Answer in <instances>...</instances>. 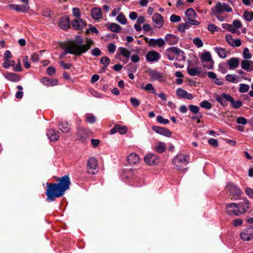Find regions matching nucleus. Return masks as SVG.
Masks as SVG:
<instances>
[{"instance_id":"f257e3e1","label":"nucleus","mask_w":253,"mask_h":253,"mask_svg":"<svg viewBox=\"0 0 253 253\" xmlns=\"http://www.w3.org/2000/svg\"><path fill=\"white\" fill-rule=\"evenodd\" d=\"M93 44L92 40L86 39V44H83V39L80 36H77L75 40L70 42L68 46L64 48V54L80 56L86 52Z\"/></svg>"},{"instance_id":"f03ea898","label":"nucleus","mask_w":253,"mask_h":253,"mask_svg":"<svg viewBox=\"0 0 253 253\" xmlns=\"http://www.w3.org/2000/svg\"><path fill=\"white\" fill-rule=\"evenodd\" d=\"M249 202L244 199L238 204L230 203L226 205V212L229 215L238 216L244 213L249 209Z\"/></svg>"},{"instance_id":"7ed1b4c3","label":"nucleus","mask_w":253,"mask_h":253,"mask_svg":"<svg viewBox=\"0 0 253 253\" xmlns=\"http://www.w3.org/2000/svg\"><path fill=\"white\" fill-rule=\"evenodd\" d=\"M46 201L48 202H53L56 198L62 197L65 194L57 185L56 183H47L45 191Z\"/></svg>"},{"instance_id":"20e7f679","label":"nucleus","mask_w":253,"mask_h":253,"mask_svg":"<svg viewBox=\"0 0 253 253\" xmlns=\"http://www.w3.org/2000/svg\"><path fill=\"white\" fill-rule=\"evenodd\" d=\"M165 54L169 60L176 59L179 61H184L185 60L184 52L176 47L168 48L166 50Z\"/></svg>"},{"instance_id":"39448f33","label":"nucleus","mask_w":253,"mask_h":253,"mask_svg":"<svg viewBox=\"0 0 253 253\" xmlns=\"http://www.w3.org/2000/svg\"><path fill=\"white\" fill-rule=\"evenodd\" d=\"M232 10V9L229 4L221 2H217L215 6L211 9L213 14L220 21H222L223 19L220 18V14L224 12H230Z\"/></svg>"},{"instance_id":"423d86ee","label":"nucleus","mask_w":253,"mask_h":253,"mask_svg":"<svg viewBox=\"0 0 253 253\" xmlns=\"http://www.w3.org/2000/svg\"><path fill=\"white\" fill-rule=\"evenodd\" d=\"M189 158L184 154L176 155L173 159L172 162L177 170L184 169V167L189 163Z\"/></svg>"},{"instance_id":"0eeeda50","label":"nucleus","mask_w":253,"mask_h":253,"mask_svg":"<svg viewBox=\"0 0 253 253\" xmlns=\"http://www.w3.org/2000/svg\"><path fill=\"white\" fill-rule=\"evenodd\" d=\"M92 132L88 129L79 127L77 132V138L82 143H86L91 136H93Z\"/></svg>"},{"instance_id":"6e6552de","label":"nucleus","mask_w":253,"mask_h":253,"mask_svg":"<svg viewBox=\"0 0 253 253\" xmlns=\"http://www.w3.org/2000/svg\"><path fill=\"white\" fill-rule=\"evenodd\" d=\"M57 185L65 194L66 191L70 189L71 181L70 177L67 175H65L61 177H59L57 179Z\"/></svg>"},{"instance_id":"1a4fd4ad","label":"nucleus","mask_w":253,"mask_h":253,"mask_svg":"<svg viewBox=\"0 0 253 253\" xmlns=\"http://www.w3.org/2000/svg\"><path fill=\"white\" fill-rule=\"evenodd\" d=\"M97 166V162L94 157H90L87 162V172L92 174H95L97 172L96 168Z\"/></svg>"},{"instance_id":"9d476101","label":"nucleus","mask_w":253,"mask_h":253,"mask_svg":"<svg viewBox=\"0 0 253 253\" xmlns=\"http://www.w3.org/2000/svg\"><path fill=\"white\" fill-rule=\"evenodd\" d=\"M227 190L232 195L235 200H237L242 193L241 190L237 186L233 183H228L227 186Z\"/></svg>"},{"instance_id":"9b49d317","label":"nucleus","mask_w":253,"mask_h":253,"mask_svg":"<svg viewBox=\"0 0 253 253\" xmlns=\"http://www.w3.org/2000/svg\"><path fill=\"white\" fill-rule=\"evenodd\" d=\"M147 73L151 77V81H158L162 82L165 81V78L163 74L155 70L149 69L147 70Z\"/></svg>"},{"instance_id":"f8f14e48","label":"nucleus","mask_w":253,"mask_h":253,"mask_svg":"<svg viewBox=\"0 0 253 253\" xmlns=\"http://www.w3.org/2000/svg\"><path fill=\"white\" fill-rule=\"evenodd\" d=\"M240 237L245 241H250L253 238V230L252 226H251L248 229H244L240 234Z\"/></svg>"},{"instance_id":"ddd939ff","label":"nucleus","mask_w":253,"mask_h":253,"mask_svg":"<svg viewBox=\"0 0 253 253\" xmlns=\"http://www.w3.org/2000/svg\"><path fill=\"white\" fill-rule=\"evenodd\" d=\"M86 25V22L81 18L75 19L71 22V25L75 30H82Z\"/></svg>"},{"instance_id":"4468645a","label":"nucleus","mask_w":253,"mask_h":253,"mask_svg":"<svg viewBox=\"0 0 253 253\" xmlns=\"http://www.w3.org/2000/svg\"><path fill=\"white\" fill-rule=\"evenodd\" d=\"M59 27L63 30H67L71 26V22L69 16H65L60 17L59 22Z\"/></svg>"},{"instance_id":"2eb2a0df","label":"nucleus","mask_w":253,"mask_h":253,"mask_svg":"<svg viewBox=\"0 0 253 253\" xmlns=\"http://www.w3.org/2000/svg\"><path fill=\"white\" fill-rule=\"evenodd\" d=\"M145 162L149 165H156L158 164L159 160L158 157L153 154H148L144 158Z\"/></svg>"},{"instance_id":"dca6fc26","label":"nucleus","mask_w":253,"mask_h":253,"mask_svg":"<svg viewBox=\"0 0 253 253\" xmlns=\"http://www.w3.org/2000/svg\"><path fill=\"white\" fill-rule=\"evenodd\" d=\"M222 96L224 97V99L230 102L232 107L235 109H238L242 105V102L241 101L237 100L235 101L233 98L229 94L222 93Z\"/></svg>"},{"instance_id":"f3484780","label":"nucleus","mask_w":253,"mask_h":253,"mask_svg":"<svg viewBox=\"0 0 253 253\" xmlns=\"http://www.w3.org/2000/svg\"><path fill=\"white\" fill-rule=\"evenodd\" d=\"M154 26L157 28H160L164 24V20L162 15L158 13H155L152 16Z\"/></svg>"},{"instance_id":"a211bd4d","label":"nucleus","mask_w":253,"mask_h":253,"mask_svg":"<svg viewBox=\"0 0 253 253\" xmlns=\"http://www.w3.org/2000/svg\"><path fill=\"white\" fill-rule=\"evenodd\" d=\"M152 129L156 133L167 137H170L172 134L171 132L165 127L154 126L152 127Z\"/></svg>"},{"instance_id":"6ab92c4d","label":"nucleus","mask_w":253,"mask_h":253,"mask_svg":"<svg viewBox=\"0 0 253 253\" xmlns=\"http://www.w3.org/2000/svg\"><path fill=\"white\" fill-rule=\"evenodd\" d=\"M160 58V54L156 51H150L147 53L146 59L148 62L157 61Z\"/></svg>"},{"instance_id":"aec40b11","label":"nucleus","mask_w":253,"mask_h":253,"mask_svg":"<svg viewBox=\"0 0 253 253\" xmlns=\"http://www.w3.org/2000/svg\"><path fill=\"white\" fill-rule=\"evenodd\" d=\"M225 39L229 44L232 46L239 47L241 45V42L239 39H234L230 35L226 36Z\"/></svg>"},{"instance_id":"412c9836","label":"nucleus","mask_w":253,"mask_h":253,"mask_svg":"<svg viewBox=\"0 0 253 253\" xmlns=\"http://www.w3.org/2000/svg\"><path fill=\"white\" fill-rule=\"evenodd\" d=\"M176 94L179 97L183 98H186L188 100H191L193 98L191 94L180 88L177 89Z\"/></svg>"},{"instance_id":"4be33fe9","label":"nucleus","mask_w":253,"mask_h":253,"mask_svg":"<svg viewBox=\"0 0 253 253\" xmlns=\"http://www.w3.org/2000/svg\"><path fill=\"white\" fill-rule=\"evenodd\" d=\"M41 83L46 86H54L57 84L58 81L55 79H50L47 77H43L41 80Z\"/></svg>"},{"instance_id":"5701e85b","label":"nucleus","mask_w":253,"mask_h":253,"mask_svg":"<svg viewBox=\"0 0 253 253\" xmlns=\"http://www.w3.org/2000/svg\"><path fill=\"white\" fill-rule=\"evenodd\" d=\"M165 44V41L162 39H151L149 41V46H153V47H155L156 46H158L159 47H162Z\"/></svg>"},{"instance_id":"b1692460","label":"nucleus","mask_w":253,"mask_h":253,"mask_svg":"<svg viewBox=\"0 0 253 253\" xmlns=\"http://www.w3.org/2000/svg\"><path fill=\"white\" fill-rule=\"evenodd\" d=\"M241 66L242 69L247 72L253 70V62L250 60H244L241 62Z\"/></svg>"},{"instance_id":"393cba45","label":"nucleus","mask_w":253,"mask_h":253,"mask_svg":"<svg viewBox=\"0 0 253 253\" xmlns=\"http://www.w3.org/2000/svg\"><path fill=\"white\" fill-rule=\"evenodd\" d=\"M230 70L237 68L240 64L239 59L236 57H232L229 59L227 61Z\"/></svg>"},{"instance_id":"a878e982","label":"nucleus","mask_w":253,"mask_h":253,"mask_svg":"<svg viewBox=\"0 0 253 253\" xmlns=\"http://www.w3.org/2000/svg\"><path fill=\"white\" fill-rule=\"evenodd\" d=\"M166 42L169 45H174L178 42V38L172 34H167L165 37Z\"/></svg>"},{"instance_id":"bb28decb","label":"nucleus","mask_w":253,"mask_h":253,"mask_svg":"<svg viewBox=\"0 0 253 253\" xmlns=\"http://www.w3.org/2000/svg\"><path fill=\"white\" fill-rule=\"evenodd\" d=\"M126 130L127 127L126 126L116 125L114 127L112 128V134L117 132H119L121 134H124Z\"/></svg>"},{"instance_id":"cd10ccee","label":"nucleus","mask_w":253,"mask_h":253,"mask_svg":"<svg viewBox=\"0 0 253 253\" xmlns=\"http://www.w3.org/2000/svg\"><path fill=\"white\" fill-rule=\"evenodd\" d=\"M59 132L55 129H51L47 132V136L51 141H55L59 138Z\"/></svg>"},{"instance_id":"c85d7f7f","label":"nucleus","mask_w":253,"mask_h":253,"mask_svg":"<svg viewBox=\"0 0 253 253\" xmlns=\"http://www.w3.org/2000/svg\"><path fill=\"white\" fill-rule=\"evenodd\" d=\"M127 160L130 165L136 164L139 161V157L137 154L132 153L128 155Z\"/></svg>"},{"instance_id":"c756f323","label":"nucleus","mask_w":253,"mask_h":253,"mask_svg":"<svg viewBox=\"0 0 253 253\" xmlns=\"http://www.w3.org/2000/svg\"><path fill=\"white\" fill-rule=\"evenodd\" d=\"M92 17L94 20H98L102 17V12L101 9L98 7H94L91 10Z\"/></svg>"},{"instance_id":"7c9ffc66","label":"nucleus","mask_w":253,"mask_h":253,"mask_svg":"<svg viewBox=\"0 0 253 253\" xmlns=\"http://www.w3.org/2000/svg\"><path fill=\"white\" fill-rule=\"evenodd\" d=\"M59 129L64 133H68L70 131V125L67 122H63L59 126Z\"/></svg>"},{"instance_id":"2f4dec72","label":"nucleus","mask_w":253,"mask_h":253,"mask_svg":"<svg viewBox=\"0 0 253 253\" xmlns=\"http://www.w3.org/2000/svg\"><path fill=\"white\" fill-rule=\"evenodd\" d=\"M155 150L160 153H163L166 149V145L164 142H158L154 147Z\"/></svg>"},{"instance_id":"473e14b6","label":"nucleus","mask_w":253,"mask_h":253,"mask_svg":"<svg viewBox=\"0 0 253 253\" xmlns=\"http://www.w3.org/2000/svg\"><path fill=\"white\" fill-rule=\"evenodd\" d=\"M187 72L190 75L192 76H194L196 75H198L201 73V69L198 66L195 68L188 67Z\"/></svg>"},{"instance_id":"72a5a7b5","label":"nucleus","mask_w":253,"mask_h":253,"mask_svg":"<svg viewBox=\"0 0 253 253\" xmlns=\"http://www.w3.org/2000/svg\"><path fill=\"white\" fill-rule=\"evenodd\" d=\"M6 77L8 80L13 82L19 81L21 79L20 76L19 75L12 73H7Z\"/></svg>"},{"instance_id":"f704fd0d","label":"nucleus","mask_w":253,"mask_h":253,"mask_svg":"<svg viewBox=\"0 0 253 253\" xmlns=\"http://www.w3.org/2000/svg\"><path fill=\"white\" fill-rule=\"evenodd\" d=\"M201 59L202 63L205 62H213L209 52H204L201 56Z\"/></svg>"},{"instance_id":"c9c22d12","label":"nucleus","mask_w":253,"mask_h":253,"mask_svg":"<svg viewBox=\"0 0 253 253\" xmlns=\"http://www.w3.org/2000/svg\"><path fill=\"white\" fill-rule=\"evenodd\" d=\"M214 50L220 58H225L226 57V53L225 49L220 47H216L214 48Z\"/></svg>"},{"instance_id":"e433bc0d","label":"nucleus","mask_w":253,"mask_h":253,"mask_svg":"<svg viewBox=\"0 0 253 253\" xmlns=\"http://www.w3.org/2000/svg\"><path fill=\"white\" fill-rule=\"evenodd\" d=\"M120 54L128 60L130 56V52L126 48L120 47L119 48Z\"/></svg>"},{"instance_id":"4c0bfd02","label":"nucleus","mask_w":253,"mask_h":253,"mask_svg":"<svg viewBox=\"0 0 253 253\" xmlns=\"http://www.w3.org/2000/svg\"><path fill=\"white\" fill-rule=\"evenodd\" d=\"M225 78L227 81L232 83H237L238 82V77L235 75L228 74Z\"/></svg>"},{"instance_id":"58836bf2","label":"nucleus","mask_w":253,"mask_h":253,"mask_svg":"<svg viewBox=\"0 0 253 253\" xmlns=\"http://www.w3.org/2000/svg\"><path fill=\"white\" fill-rule=\"evenodd\" d=\"M14 9L17 12H26L27 10V6L14 4Z\"/></svg>"},{"instance_id":"ea45409f","label":"nucleus","mask_w":253,"mask_h":253,"mask_svg":"<svg viewBox=\"0 0 253 253\" xmlns=\"http://www.w3.org/2000/svg\"><path fill=\"white\" fill-rule=\"evenodd\" d=\"M185 15L187 18H195L196 13L192 8H188L185 12Z\"/></svg>"},{"instance_id":"a19ab883","label":"nucleus","mask_w":253,"mask_h":253,"mask_svg":"<svg viewBox=\"0 0 253 253\" xmlns=\"http://www.w3.org/2000/svg\"><path fill=\"white\" fill-rule=\"evenodd\" d=\"M240 87L239 88V91L241 93H245L249 91L250 89V86L248 84H240Z\"/></svg>"},{"instance_id":"79ce46f5","label":"nucleus","mask_w":253,"mask_h":253,"mask_svg":"<svg viewBox=\"0 0 253 253\" xmlns=\"http://www.w3.org/2000/svg\"><path fill=\"white\" fill-rule=\"evenodd\" d=\"M117 20L119 23L123 25H125L126 23V19L122 13H121L118 15L117 17Z\"/></svg>"},{"instance_id":"37998d69","label":"nucleus","mask_w":253,"mask_h":253,"mask_svg":"<svg viewBox=\"0 0 253 253\" xmlns=\"http://www.w3.org/2000/svg\"><path fill=\"white\" fill-rule=\"evenodd\" d=\"M193 42L198 48L202 47L204 44L202 40L198 37L195 38L193 40Z\"/></svg>"},{"instance_id":"c03bdc74","label":"nucleus","mask_w":253,"mask_h":253,"mask_svg":"<svg viewBox=\"0 0 253 253\" xmlns=\"http://www.w3.org/2000/svg\"><path fill=\"white\" fill-rule=\"evenodd\" d=\"M86 121L89 124H93L95 122L96 118L91 114H87L86 116Z\"/></svg>"},{"instance_id":"a18cd8bd","label":"nucleus","mask_w":253,"mask_h":253,"mask_svg":"<svg viewBox=\"0 0 253 253\" xmlns=\"http://www.w3.org/2000/svg\"><path fill=\"white\" fill-rule=\"evenodd\" d=\"M200 105L201 107L207 109H210L212 107L211 104L207 100L203 101L200 103Z\"/></svg>"},{"instance_id":"49530a36","label":"nucleus","mask_w":253,"mask_h":253,"mask_svg":"<svg viewBox=\"0 0 253 253\" xmlns=\"http://www.w3.org/2000/svg\"><path fill=\"white\" fill-rule=\"evenodd\" d=\"M100 62L103 65L104 67L107 68L108 66L110 63V60L109 57L104 56L101 58Z\"/></svg>"},{"instance_id":"de8ad7c7","label":"nucleus","mask_w":253,"mask_h":253,"mask_svg":"<svg viewBox=\"0 0 253 253\" xmlns=\"http://www.w3.org/2000/svg\"><path fill=\"white\" fill-rule=\"evenodd\" d=\"M190 28V26L188 23L186 21L185 23H182L179 25L178 30L180 32H184L186 29Z\"/></svg>"},{"instance_id":"09e8293b","label":"nucleus","mask_w":253,"mask_h":253,"mask_svg":"<svg viewBox=\"0 0 253 253\" xmlns=\"http://www.w3.org/2000/svg\"><path fill=\"white\" fill-rule=\"evenodd\" d=\"M223 28L226 29L228 30L229 31H230L232 33H236L237 31L239 33H240V32L238 30H237L233 25L231 24H225L224 26H223Z\"/></svg>"},{"instance_id":"8fccbe9b","label":"nucleus","mask_w":253,"mask_h":253,"mask_svg":"<svg viewBox=\"0 0 253 253\" xmlns=\"http://www.w3.org/2000/svg\"><path fill=\"white\" fill-rule=\"evenodd\" d=\"M243 55L245 59H250L252 58V54L250 52L249 50L247 47H246L244 49Z\"/></svg>"},{"instance_id":"3c124183","label":"nucleus","mask_w":253,"mask_h":253,"mask_svg":"<svg viewBox=\"0 0 253 253\" xmlns=\"http://www.w3.org/2000/svg\"><path fill=\"white\" fill-rule=\"evenodd\" d=\"M253 12L245 11L244 14V18L248 21H251L253 19Z\"/></svg>"},{"instance_id":"603ef678","label":"nucleus","mask_w":253,"mask_h":253,"mask_svg":"<svg viewBox=\"0 0 253 253\" xmlns=\"http://www.w3.org/2000/svg\"><path fill=\"white\" fill-rule=\"evenodd\" d=\"M157 121L160 124L166 125L169 123L168 119L164 118L162 116H158L157 118Z\"/></svg>"},{"instance_id":"864d4df0","label":"nucleus","mask_w":253,"mask_h":253,"mask_svg":"<svg viewBox=\"0 0 253 253\" xmlns=\"http://www.w3.org/2000/svg\"><path fill=\"white\" fill-rule=\"evenodd\" d=\"M121 30V27L120 25L116 23H112V31L118 33Z\"/></svg>"},{"instance_id":"5fc2aeb1","label":"nucleus","mask_w":253,"mask_h":253,"mask_svg":"<svg viewBox=\"0 0 253 253\" xmlns=\"http://www.w3.org/2000/svg\"><path fill=\"white\" fill-rule=\"evenodd\" d=\"M236 123L239 124L245 125L247 123V120L246 118L243 117H238L236 119Z\"/></svg>"},{"instance_id":"6e6d98bb","label":"nucleus","mask_w":253,"mask_h":253,"mask_svg":"<svg viewBox=\"0 0 253 253\" xmlns=\"http://www.w3.org/2000/svg\"><path fill=\"white\" fill-rule=\"evenodd\" d=\"M72 12L73 14L75 17L78 18V19L80 18L81 12L79 8L76 7L73 8L72 9Z\"/></svg>"},{"instance_id":"4d7b16f0","label":"nucleus","mask_w":253,"mask_h":253,"mask_svg":"<svg viewBox=\"0 0 253 253\" xmlns=\"http://www.w3.org/2000/svg\"><path fill=\"white\" fill-rule=\"evenodd\" d=\"M194 18H187L186 21L189 24V26H190V25H198L199 24V22L198 21L194 20Z\"/></svg>"},{"instance_id":"13d9d810","label":"nucleus","mask_w":253,"mask_h":253,"mask_svg":"<svg viewBox=\"0 0 253 253\" xmlns=\"http://www.w3.org/2000/svg\"><path fill=\"white\" fill-rule=\"evenodd\" d=\"M130 102L134 107H137L140 105V101L138 100V99L135 98H131Z\"/></svg>"},{"instance_id":"bf43d9fd","label":"nucleus","mask_w":253,"mask_h":253,"mask_svg":"<svg viewBox=\"0 0 253 253\" xmlns=\"http://www.w3.org/2000/svg\"><path fill=\"white\" fill-rule=\"evenodd\" d=\"M91 54L94 56H98L101 55V51L98 47L94 48L91 52Z\"/></svg>"},{"instance_id":"052dcab7","label":"nucleus","mask_w":253,"mask_h":253,"mask_svg":"<svg viewBox=\"0 0 253 253\" xmlns=\"http://www.w3.org/2000/svg\"><path fill=\"white\" fill-rule=\"evenodd\" d=\"M180 20L181 17L179 16L176 15L175 14H172L170 17V20L172 22H177L180 21Z\"/></svg>"},{"instance_id":"680f3d73","label":"nucleus","mask_w":253,"mask_h":253,"mask_svg":"<svg viewBox=\"0 0 253 253\" xmlns=\"http://www.w3.org/2000/svg\"><path fill=\"white\" fill-rule=\"evenodd\" d=\"M90 142L92 145V146L95 148H97L100 143V140L97 139H91L90 140Z\"/></svg>"},{"instance_id":"e2e57ef3","label":"nucleus","mask_w":253,"mask_h":253,"mask_svg":"<svg viewBox=\"0 0 253 253\" xmlns=\"http://www.w3.org/2000/svg\"><path fill=\"white\" fill-rule=\"evenodd\" d=\"M189 110L193 113H197L199 111V108L195 105H190L189 106Z\"/></svg>"},{"instance_id":"0e129e2a","label":"nucleus","mask_w":253,"mask_h":253,"mask_svg":"<svg viewBox=\"0 0 253 253\" xmlns=\"http://www.w3.org/2000/svg\"><path fill=\"white\" fill-rule=\"evenodd\" d=\"M203 66L208 69H211L213 68V62H205L202 63Z\"/></svg>"},{"instance_id":"69168bd1","label":"nucleus","mask_w":253,"mask_h":253,"mask_svg":"<svg viewBox=\"0 0 253 253\" xmlns=\"http://www.w3.org/2000/svg\"><path fill=\"white\" fill-rule=\"evenodd\" d=\"M12 57V54L9 50H6L4 54V60L8 61L9 59L11 58Z\"/></svg>"},{"instance_id":"338daca9","label":"nucleus","mask_w":253,"mask_h":253,"mask_svg":"<svg viewBox=\"0 0 253 253\" xmlns=\"http://www.w3.org/2000/svg\"><path fill=\"white\" fill-rule=\"evenodd\" d=\"M208 143L211 145L213 147H217L218 146V142L217 140L213 138H210L208 140Z\"/></svg>"},{"instance_id":"774afa93","label":"nucleus","mask_w":253,"mask_h":253,"mask_svg":"<svg viewBox=\"0 0 253 253\" xmlns=\"http://www.w3.org/2000/svg\"><path fill=\"white\" fill-rule=\"evenodd\" d=\"M56 72L55 68L53 67H49L47 69V73L49 76L53 75Z\"/></svg>"}]
</instances>
